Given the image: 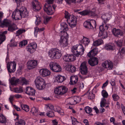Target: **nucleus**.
<instances>
[{"instance_id": "1", "label": "nucleus", "mask_w": 125, "mask_h": 125, "mask_svg": "<svg viewBox=\"0 0 125 125\" xmlns=\"http://www.w3.org/2000/svg\"><path fill=\"white\" fill-rule=\"evenodd\" d=\"M61 25L63 30L61 31L62 35L59 41L60 44L62 47L64 48L67 46L68 44L69 35L66 31L68 30L69 29L68 27V25L66 23H62Z\"/></svg>"}, {"instance_id": "2", "label": "nucleus", "mask_w": 125, "mask_h": 125, "mask_svg": "<svg viewBox=\"0 0 125 125\" xmlns=\"http://www.w3.org/2000/svg\"><path fill=\"white\" fill-rule=\"evenodd\" d=\"M84 49L82 44L73 46L72 48V51L74 55L77 57L81 56L84 53Z\"/></svg>"}, {"instance_id": "3", "label": "nucleus", "mask_w": 125, "mask_h": 125, "mask_svg": "<svg viewBox=\"0 0 125 125\" xmlns=\"http://www.w3.org/2000/svg\"><path fill=\"white\" fill-rule=\"evenodd\" d=\"M35 84L39 90H42L46 87V84L44 80L41 77H37L35 80Z\"/></svg>"}, {"instance_id": "4", "label": "nucleus", "mask_w": 125, "mask_h": 125, "mask_svg": "<svg viewBox=\"0 0 125 125\" xmlns=\"http://www.w3.org/2000/svg\"><path fill=\"white\" fill-rule=\"evenodd\" d=\"M84 27L89 30H96V21L94 20H87L83 23Z\"/></svg>"}, {"instance_id": "5", "label": "nucleus", "mask_w": 125, "mask_h": 125, "mask_svg": "<svg viewBox=\"0 0 125 125\" xmlns=\"http://www.w3.org/2000/svg\"><path fill=\"white\" fill-rule=\"evenodd\" d=\"M49 55L51 58L59 59L61 57L62 53L60 50L57 48H54L50 50Z\"/></svg>"}, {"instance_id": "6", "label": "nucleus", "mask_w": 125, "mask_h": 125, "mask_svg": "<svg viewBox=\"0 0 125 125\" xmlns=\"http://www.w3.org/2000/svg\"><path fill=\"white\" fill-rule=\"evenodd\" d=\"M68 88L64 86H59L55 89L54 93L59 95H62L66 93L67 92Z\"/></svg>"}, {"instance_id": "7", "label": "nucleus", "mask_w": 125, "mask_h": 125, "mask_svg": "<svg viewBox=\"0 0 125 125\" xmlns=\"http://www.w3.org/2000/svg\"><path fill=\"white\" fill-rule=\"evenodd\" d=\"M50 69L53 72H59L61 71L62 68L58 64L54 62H51L49 64Z\"/></svg>"}, {"instance_id": "8", "label": "nucleus", "mask_w": 125, "mask_h": 125, "mask_svg": "<svg viewBox=\"0 0 125 125\" xmlns=\"http://www.w3.org/2000/svg\"><path fill=\"white\" fill-rule=\"evenodd\" d=\"M16 63L13 61L8 62L7 64V68L8 72L10 73H13L15 71Z\"/></svg>"}, {"instance_id": "9", "label": "nucleus", "mask_w": 125, "mask_h": 125, "mask_svg": "<svg viewBox=\"0 0 125 125\" xmlns=\"http://www.w3.org/2000/svg\"><path fill=\"white\" fill-rule=\"evenodd\" d=\"M19 7L17 6L16 8L12 13L11 16L12 18L15 20H20V18H21L20 8L19 9Z\"/></svg>"}, {"instance_id": "10", "label": "nucleus", "mask_w": 125, "mask_h": 125, "mask_svg": "<svg viewBox=\"0 0 125 125\" xmlns=\"http://www.w3.org/2000/svg\"><path fill=\"white\" fill-rule=\"evenodd\" d=\"M3 14V13L0 11V26L3 27H8L10 24V21L9 20L5 19L2 22L1 19L2 17Z\"/></svg>"}, {"instance_id": "11", "label": "nucleus", "mask_w": 125, "mask_h": 125, "mask_svg": "<svg viewBox=\"0 0 125 125\" xmlns=\"http://www.w3.org/2000/svg\"><path fill=\"white\" fill-rule=\"evenodd\" d=\"M37 47V44L36 43H31L27 46L26 49L31 53H32L35 51Z\"/></svg>"}, {"instance_id": "12", "label": "nucleus", "mask_w": 125, "mask_h": 125, "mask_svg": "<svg viewBox=\"0 0 125 125\" xmlns=\"http://www.w3.org/2000/svg\"><path fill=\"white\" fill-rule=\"evenodd\" d=\"M86 64V62H84L81 63L80 66L81 72L83 75H86L88 73V69Z\"/></svg>"}, {"instance_id": "13", "label": "nucleus", "mask_w": 125, "mask_h": 125, "mask_svg": "<svg viewBox=\"0 0 125 125\" xmlns=\"http://www.w3.org/2000/svg\"><path fill=\"white\" fill-rule=\"evenodd\" d=\"M102 65L103 67L107 68L108 70H111L113 67V63L110 60H107L104 62Z\"/></svg>"}, {"instance_id": "14", "label": "nucleus", "mask_w": 125, "mask_h": 125, "mask_svg": "<svg viewBox=\"0 0 125 125\" xmlns=\"http://www.w3.org/2000/svg\"><path fill=\"white\" fill-rule=\"evenodd\" d=\"M38 61L32 60L29 61L27 62V67L29 69H32L35 68L37 65Z\"/></svg>"}, {"instance_id": "15", "label": "nucleus", "mask_w": 125, "mask_h": 125, "mask_svg": "<svg viewBox=\"0 0 125 125\" xmlns=\"http://www.w3.org/2000/svg\"><path fill=\"white\" fill-rule=\"evenodd\" d=\"M21 18H27L29 15V13L27 9L24 7H22L20 8Z\"/></svg>"}, {"instance_id": "16", "label": "nucleus", "mask_w": 125, "mask_h": 125, "mask_svg": "<svg viewBox=\"0 0 125 125\" xmlns=\"http://www.w3.org/2000/svg\"><path fill=\"white\" fill-rule=\"evenodd\" d=\"M45 8H44V10L48 14L52 15L53 14L54 11L50 5H45Z\"/></svg>"}, {"instance_id": "17", "label": "nucleus", "mask_w": 125, "mask_h": 125, "mask_svg": "<svg viewBox=\"0 0 125 125\" xmlns=\"http://www.w3.org/2000/svg\"><path fill=\"white\" fill-rule=\"evenodd\" d=\"M32 4L34 11H38L41 9V6L37 1L33 0L32 2Z\"/></svg>"}, {"instance_id": "18", "label": "nucleus", "mask_w": 125, "mask_h": 125, "mask_svg": "<svg viewBox=\"0 0 125 125\" xmlns=\"http://www.w3.org/2000/svg\"><path fill=\"white\" fill-rule=\"evenodd\" d=\"M88 63L91 66H94L98 64V59L96 57H91L89 59Z\"/></svg>"}, {"instance_id": "19", "label": "nucleus", "mask_w": 125, "mask_h": 125, "mask_svg": "<svg viewBox=\"0 0 125 125\" xmlns=\"http://www.w3.org/2000/svg\"><path fill=\"white\" fill-rule=\"evenodd\" d=\"M67 21L69 22V24L71 27H75L76 25L77 22L76 17L73 15L70 16V18L67 19Z\"/></svg>"}, {"instance_id": "20", "label": "nucleus", "mask_w": 125, "mask_h": 125, "mask_svg": "<svg viewBox=\"0 0 125 125\" xmlns=\"http://www.w3.org/2000/svg\"><path fill=\"white\" fill-rule=\"evenodd\" d=\"M113 34L116 37H118L119 35L122 36L123 35L122 31L119 29L114 28L112 30Z\"/></svg>"}, {"instance_id": "21", "label": "nucleus", "mask_w": 125, "mask_h": 125, "mask_svg": "<svg viewBox=\"0 0 125 125\" xmlns=\"http://www.w3.org/2000/svg\"><path fill=\"white\" fill-rule=\"evenodd\" d=\"M97 53V49L94 48L89 52L87 54V55L90 58L94 57V56H95Z\"/></svg>"}, {"instance_id": "22", "label": "nucleus", "mask_w": 125, "mask_h": 125, "mask_svg": "<svg viewBox=\"0 0 125 125\" xmlns=\"http://www.w3.org/2000/svg\"><path fill=\"white\" fill-rule=\"evenodd\" d=\"M26 93L30 95L34 96L35 95V90L30 87H27L26 89Z\"/></svg>"}, {"instance_id": "23", "label": "nucleus", "mask_w": 125, "mask_h": 125, "mask_svg": "<svg viewBox=\"0 0 125 125\" xmlns=\"http://www.w3.org/2000/svg\"><path fill=\"white\" fill-rule=\"evenodd\" d=\"M78 77L76 76H72L70 78V83L73 85L76 83L78 81Z\"/></svg>"}, {"instance_id": "24", "label": "nucleus", "mask_w": 125, "mask_h": 125, "mask_svg": "<svg viewBox=\"0 0 125 125\" xmlns=\"http://www.w3.org/2000/svg\"><path fill=\"white\" fill-rule=\"evenodd\" d=\"M7 31H6L0 32V44L5 40L6 37L5 34H7Z\"/></svg>"}, {"instance_id": "25", "label": "nucleus", "mask_w": 125, "mask_h": 125, "mask_svg": "<svg viewBox=\"0 0 125 125\" xmlns=\"http://www.w3.org/2000/svg\"><path fill=\"white\" fill-rule=\"evenodd\" d=\"M80 42L85 47L88 45L90 42V41L89 39L84 37L83 39L80 41Z\"/></svg>"}, {"instance_id": "26", "label": "nucleus", "mask_w": 125, "mask_h": 125, "mask_svg": "<svg viewBox=\"0 0 125 125\" xmlns=\"http://www.w3.org/2000/svg\"><path fill=\"white\" fill-rule=\"evenodd\" d=\"M40 71L42 72L41 74L43 77H45L49 75L51 73L49 71L46 69L41 70Z\"/></svg>"}, {"instance_id": "27", "label": "nucleus", "mask_w": 125, "mask_h": 125, "mask_svg": "<svg viewBox=\"0 0 125 125\" xmlns=\"http://www.w3.org/2000/svg\"><path fill=\"white\" fill-rule=\"evenodd\" d=\"M98 36L101 37L102 38L104 39L106 38L107 37V33L106 31H100L99 32Z\"/></svg>"}, {"instance_id": "28", "label": "nucleus", "mask_w": 125, "mask_h": 125, "mask_svg": "<svg viewBox=\"0 0 125 125\" xmlns=\"http://www.w3.org/2000/svg\"><path fill=\"white\" fill-rule=\"evenodd\" d=\"M102 25L99 26V29L100 31H106L109 28L110 25L109 24H106V23H104Z\"/></svg>"}, {"instance_id": "29", "label": "nucleus", "mask_w": 125, "mask_h": 125, "mask_svg": "<svg viewBox=\"0 0 125 125\" xmlns=\"http://www.w3.org/2000/svg\"><path fill=\"white\" fill-rule=\"evenodd\" d=\"M125 53V48H123L121 49H119V52L116 56L119 58H122L123 57V54Z\"/></svg>"}, {"instance_id": "30", "label": "nucleus", "mask_w": 125, "mask_h": 125, "mask_svg": "<svg viewBox=\"0 0 125 125\" xmlns=\"http://www.w3.org/2000/svg\"><path fill=\"white\" fill-rule=\"evenodd\" d=\"M19 82V79H16L15 77L12 78L10 80V82L11 84L13 85H17Z\"/></svg>"}, {"instance_id": "31", "label": "nucleus", "mask_w": 125, "mask_h": 125, "mask_svg": "<svg viewBox=\"0 0 125 125\" xmlns=\"http://www.w3.org/2000/svg\"><path fill=\"white\" fill-rule=\"evenodd\" d=\"M17 29L16 25L14 23L10 24L8 26V30L11 32H13Z\"/></svg>"}, {"instance_id": "32", "label": "nucleus", "mask_w": 125, "mask_h": 125, "mask_svg": "<svg viewBox=\"0 0 125 125\" xmlns=\"http://www.w3.org/2000/svg\"><path fill=\"white\" fill-rule=\"evenodd\" d=\"M65 78L64 76L58 75L56 78V80L58 83H62L65 80Z\"/></svg>"}, {"instance_id": "33", "label": "nucleus", "mask_w": 125, "mask_h": 125, "mask_svg": "<svg viewBox=\"0 0 125 125\" xmlns=\"http://www.w3.org/2000/svg\"><path fill=\"white\" fill-rule=\"evenodd\" d=\"M31 111L32 114L36 116L39 114V109L35 107L32 108Z\"/></svg>"}, {"instance_id": "34", "label": "nucleus", "mask_w": 125, "mask_h": 125, "mask_svg": "<svg viewBox=\"0 0 125 125\" xmlns=\"http://www.w3.org/2000/svg\"><path fill=\"white\" fill-rule=\"evenodd\" d=\"M103 43V42L102 39H99L94 41L93 43L94 46H97L101 44H102Z\"/></svg>"}, {"instance_id": "35", "label": "nucleus", "mask_w": 125, "mask_h": 125, "mask_svg": "<svg viewBox=\"0 0 125 125\" xmlns=\"http://www.w3.org/2000/svg\"><path fill=\"white\" fill-rule=\"evenodd\" d=\"M17 120H18V121L16 122L15 125H25L26 122L24 120L22 119Z\"/></svg>"}, {"instance_id": "36", "label": "nucleus", "mask_w": 125, "mask_h": 125, "mask_svg": "<svg viewBox=\"0 0 125 125\" xmlns=\"http://www.w3.org/2000/svg\"><path fill=\"white\" fill-rule=\"evenodd\" d=\"M19 80V82L21 83V84L23 85L24 84L27 85L29 84V81H27L25 78H20Z\"/></svg>"}, {"instance_id": "37", "label": "nucleus", "mask_w": 125, "mask_h": 125, "mask_svg": "<svg viewBox=\"0 0 125 125\" xmlns=\"http://www.w3.org/2000/svg\"><path fill=\"white\" fill-rule=\"evenodd\" d=\"M76 69V68L74 66L69 65L68 66V70L72 73L75 72Z\"/></svg>"}, {"instance_id": "38", "label": "nucleus", "mask_w": 125, "mask_h": 125, "mask_svg": "<svg viewBox=\"0 0 125 125\" xmlns=\"http://www.w3.org/2000/svg\"><path fill=\"white\" fill-rule=\"evenodd\" d=\"M6 122V119L5 117L1 114H0V123H5Z\"/></svg>"}, {"instance_id": "39", "label": "nucleus", "mask_w": 125, "mask_h": 125, "mask_svg": "<svg viewBox=\"0 0 125 125\" xmlns=\"http://www.w3.org/2000/svg\"><path fill=\"white\" fill-rule=\"evenodd\" d=\"M13 91L16 93H20L23 92L22 88L20 87L19 88H16L13 89Z\"/></svg>"}, {"instance_id": "40", "label": "nucleus", "mask_w": 125, "mask_h": 125, "mask_svg": "<svg viewBox=\"0 0 125 125\" xmlns=\"http://www.w3.org/2000/svg\"><path fill=\"white\" fill-rule=\"evenodd\" d=\"M21 107L22 109L26 112H28L29 110V106L25 104H22L21 105Z\"/></svg>"}, {"instance_id": "41", "label": "nucleus", "mask_w": 125, "mask_h": 125, "mask_svg": "<svg viewBox=\"0 0 125 125\" xmlns=\"http://www.w3.org/2000/svg\"><path fill=\"white\" fill-rule=\"evenodd\" d=\"M104 48L105 49L107 50H114V47L108 44H106Z\"/></svg>"}, {"instance_id": "42", "label": "nucleus", "mask_w": 125, "mask_h": 125, "mask_svg": "<svg viewBox=\"0 0 125 125\" xmlns=\"http://www.w3.org/2000/svg\"><path fill=\"white\" fill-rule=\"evenodd\" d=\"M108 15V14H104L101 16V18L104 20V23H107L110 19L109 18L107 17V15Z\"/></svg>"}, {"instance_id": "43", "label": "nucleus", "mask_w": 125, "mask_h": 125, "mask_svg": "<svg viewBox=\"0 0 125 125\" xmlns=\"http://www.w3.org/2000/svg\"><path fill=\"white\" fill-rule=\"evenodd\" d=\"M27 41L26 40H24L19 43V46L20 47H22L25 46L27 44Z\"/></svg>"}, {"instance_id": "44", "label": "nucleus", "mask_w": 125, "mask_h": 125, "mask_svg": "<svg viewBox=\"0 0 125 125\" xmlns=\"http://www.w3.org/2000/svg\"><path fill=\"white\" fill-rule=\"evenodd\" d=\"M47 116L50 117H52L55 116L54 113L52 111H50L46 113Z\"/></svg>"}, {"instance_id": "45", "label": "nucleus", "mask_w": 125, "mask_h": 125, "mask_svg": "<svg viewBox=\"0 0 125 125\" xmlns=\"http://www.w3.org/2000/svg\"><path fill=\"white\" fill-rule=\"evenodd\" d=\"M113 100L115 101H117L119 99V97L118 95L116 94H113L112 95Z\"/></svg>"}, {"instance_id": "46", "label": "nucleus", "mask_w": 125, "mask_h": 125, "mask_svg": "<svg viewBox=\"0 0 125 125\" xmlns=\"http://www.w3.org/2000/svg\"><path fill=\"white\" fill-rule=\"evenodd\" d=\"M102 94L104 97L107 98L108 96V94L104 90H103L102 91Z\"/></svg>"}, {"instance_id": "47", "label": "nucleus", "mask_w": 125, "mask_h": 125, "mask_svg": "<svg viewBox=\"0 0 125 125\" xmlns=\"http://www.w3.org/2000/svg\"><path fill=\"white\" fill-rule=\"evenodd\" d=\"M85 110L86 112L88 114L90 113L92 111V109L91 108L88 106L85 107Z\"/></svg>"}, {"instance_id": "48", "label": "nucleus", "mask_w": 125, "mask_h": 125, "mask_svg": "<svg viewBox=\"0 0 125 125\" xmlns=\"http://www.w3.org/2000/svg\"><path fill=\"white\" fill-rule=\"evenodd\" d=\"M11 44L10 46L12 47H15L17 45V43L15 42L14 40L11 39L10 41Z\"/></svg>"}, {"instance_id": "49", "label": "nucleus", "mask_w": 125, "mask_h": 125, "mask_svg": "<svg viewBox=\"0 0 125 125\" xmlns=\"http://www.w3.org/2000/svg\"><path fill=\"white\" fill-rule=\"evenodd\" d=\"M69 54H66L63 56V59L66 62H70Z\"/></svg>"}, {"instance_id": "50", "label": "nucleus", "mask_w": 125, "mask_h": 125, "mask_svg": "<svg viewBox=\"0 0 125 125\" xmlns=\"http://www.w3.org/2000/svg\"><path fill=\"white\" fill-rule=\"evenodd\" d=\"M94 94H93L92 92H90L88 96V98L90 99H92L94 98Z\"/></svg>"}, {"instance_id": "51", "label": "nucleus", "mask_w": 125, "mask_h": 125, "mask_svg": "<svg viewBox=\"0 0 125 125\" xmlns=\"http://www.w3.org/2000/svg\"><path fill=\"white\" fill-rule=\"evenodd\" d=\"M81 15H86L88 14L89 11L87 10H83L82 12H80L78 13Z\"/></svg>"}, {"instance_id": "52", "label": "nucleus", "mask_w": 125, "mask_h": 125, "mask_svg": "<svg viewBox=\"0 0 125 125\" xmlns=\"http://www.w3.org/2000/svg\"><path fill=\"white\" fill-rule=\"evenodd\" d=\"M25 30L24 29H19L16 32V36H19L23 32L25 31Z\"/></svg>"}, {"instance_id": "53", "label": "nucleus", "mask_w": 125, "mask_h": 125, "mask_svg": "<svg viewBox=\"0 0 125 125\" xmlns=\"http://www.w3.org/2000/svg\"><path fill=\"white\" fill-rule=\"evenodd\" d=\"M106 101V99L104 98L101 101L100 103V106L102 108L104 107Z\"/></svg>"}, {"instance_id": "54", "label": "nucleus", "mask_w": 125, "mask_h": 125, "mask_svg": "<svg viewBox=\"0 0 125 125\" xmlns=\"http://www.w3.org/2000/svg\"><path fill=\"white\" fill-rule=\"evenodd\" d=\"M41 20L40 17H37L36 16V19L35 20V23L36 25H39L40 24Z\"/></svg>"}, {"instance_id": "55", "label": "nucleus", "mask_w": 125, "mask_h": 125, "mask_svg": "<svg viewBox=\"0 0 125 125\" xmlns=\"http://www.w3.org/2000/svg\"><path fill=\"white\" fill-rule=\"evenodd\" d=\"M116 43L118 46L121 47L122 46V41L121 40H119L116 42Z\"/></svg>"}, {"instance_id": "56", "label": "nucleus", "mask_w": 125, "mask_h": 125, "mask_svg": "<svg viewBox=\"0 0 125 125\" xmlns=\"http://www.w3.org/2000/svg\"><path fill=\"white\" fill-rule=\"evenodd\" d=\"M70 104L71 105H74L76 104V101L73 98H71L69 102Z\"/></svg>"}, {"instance_id": "57", "label": "nucleus", "mask_w": 125, "mask_h": 125, "mask_svg": "<svg viewBox=\"0 0 125 125\" xmlns=\"http://www.w3.org/2000/svg\"><path fill=\"white\" fill-rule=\"evenodd\" d=\"M70 62L74 61L75 59V57L72 54H69Z\"/></svg>"}, {"instance_id": "58", "label": "nucleus", "mask_w": 125, "mask_h": 125, "mask_svg": "<svg viewBox=\"0 0 125 125\" xmlns=\"http://www.w3.org/2000/svg\"><path fill=\"white\" fill-rule=\"evenodd\" d=\"M15 2L16 3L18 7H19L21 4V2L23 0H15Z\"/></svg>"}, {"instance_id": "59", "label": "nucleus", "mask_w": 125, "mask_h": 125, "mask_svg": "<svg viewBox=\"0 0 125 125\" xmlns=\"http://www.w3.org/2000/svg\"><path fill=\"white\" fill-rule=\"evenodd\" d=\"M71 118L72 119V124L74 125H75L76 124V123H79V122L76 119L74 118H73V119L72 117H71Z\"/></svg>"}, {"instance_id": "60", "label": "nucleus", "mask_w": 125, "mask_h": 125, "mask_svg": "<svg viewBox=\"0 0 125 125\" xmlns=\"http://www.w3.org/2000/svg\"><path fill=\"white\" fill-rule=\"evenodd\" d=\"M52 18L51 17H47L44 19V22L45 24L47 23Z\"/></svg>"}, {"instance_id": "61", "label": "nucleus", "mask_w": 125, "mask_h": 125, "mask_svg": "<svg viewBox=\"0 0 125 125\" xmlns=\"http://www.w3.org/2000/svg\"><path fill=\"white\" fill-rule=\"evenodd\" d=\"M65 18L67 19L70 18V16L71 15H70L69 13L67 11H65Z\"/></svg>"}, {"instance_id": "62", "label": "nucleus", "mask_w": 125, "mask_h": 125, "mask_svg": "<svg viewBox=\"0 0 125 125\" xmlns=\"http://www.w3.org/2000/svg\"><path fill=\"white\" fill-rule=\"evenodd\" d=\"M95 13L92 11H89L88 15L91 16H94L95 15Z\"/></svg>"}, {"instance_id": "63", "label": "nucleus", "mask_w": 125, "mask_h": 125, "mask_svg": "<svg viewBox=\"0 0 125 125\" xmlns=\"http://www.w3.org/2000/svg\"><path fill=\"white\" fill-rule=\"evenodd\" d=\"M52 122L53 125H58V122L56 119H54L52 120Z\"/></svg>"}, {"instance_id": "64", "label": "nucleus", "mask_w": 125, "mask_h": 125, "mask_svg": "<svg viewBox=\"0 0 125 125\" xmlns=\"http://www.w3.org/2000/svg\"><path fill=\"white\" fill-rule=\"evenodd\" d=\"M108 82V80H107L106 82L103 84V86L102 87V88L104 89V87L107 85Z\"/></svg>"}]
</instances>
